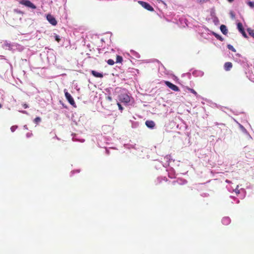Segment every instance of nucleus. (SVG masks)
Masks as SVG:
<instances>
[{"label":"nucleus","mask_w":254,"mask_h":254,"mask_svg":"<svg viewBox=\"0 0 254 254\" xmlns=\"http://www.w3.org/2000/svg\"><path fill=\"white\" fill-rule=\"evenodd\" d=\"M19 2L20 4L32 9H35L36 8V6L29 0H19Z\"/></svg>","instance_id":"obj_6"},{"label":"nucleus","mask_w":254,"mask_h":254,"mask_svg":"<svg viewBox=\"0 0 254 254\" xmlns=\"http://www.w3.org/2000/svg\"><path fill=\"white\" fill-rule=\"evenodd\" d=\"M226 182H227V183H230V181H229L228 180H226Z\"/></svg>","instance_id":"obj_54"},{"label":"nucleus","mask_w":254,"mask_h":254,"mask_svg":"<svg viewBox=\"0 0 254 254\" xmlns=\"http://www.w3.org/2000/svg\"><path fill=\"white\" fill-rule=\"evenodd\" d=\"M227 48H228L229 50H230L232 51V52H236V49H235L234 48V47H233L232 45H231V44H228V45H227Z\"/></svg>","instance_id":"obj_32"},{"label":"nucleus","mask_w":254,"mask_h":254,"mask_svg":"<svg viewBox=\"0 0 254 254\" xmlns=\"http://www.w3.org/2000/svg\"><path fill=\"white\" fill-rule=\"evenodd\" d=\"M107 62L108 64L111 65H112L115 64L114 61L112 59H109Z\"/></svg>","instance_id":"obj_39"},{"label":"nucleus","mask_w":254,"mask_h":254,"mask_svg":"<svg viewBox=\"0 0 254 254\" xmlns=\"http://www.w3.org/2000/svg\"><path fill=\"white\" fill-rule=\"evenodd\" d=\"M22 106L24 107V108H25V109L28 108V106L27 104L24 103L22 105Z\"/></svg>","instance_id":"obj_48"},{"label":"nucleus","mask_w":254,"mask_h":254,"mask_svg":"<svg viewBox=\"0 0 254 254\" xmlns=\"http://www.w3.org/2000/svg\"><path fill=\"white\" fill-rule=\"evenodd\" d=\"M145 125L150 129H153L155 127V123L152 120H147L145 122Z\"/></svg>","instance_id":"obj_18"},{"label":"nucleus","mask_w":254,"mask_h":254,"mask_svg":"<svg viewBox=\"0 0 254 254\" xmlns=\"http://www.w3.org/2000/svg\"><path fill=\"white\" fill-rule=\"evenodd\" d=\"M201 195L202 197H208L209 196V194L207 193H202Z\"/></svg>","instance_id":"obj_45"},{"label":"nucleus","mask_w":254,"mask_h":254,"mask_svg":"<svg viewBox=\"0 0 254 254\" xmlns=\"http://www.w3.org/2000/svg\"><path fill=\"white\" fill-rule=\"evenodd\" d=\"M230 197H231V198H234V199H236L234 197H233L232 196H230Z\"/></svg>","instance_id":"obj_56"},{"label":"nucleus","mask_w":254,"mask_h":254,"mask_svg":"<svg viewBox=\"0 0 254 254\" xmlns=\"http://www.w3.org/2000/svg\"><path fill=\"white\" fill-rule=\"evenodd\" d=\"M26 136L27 138H29L32 136V133L31 132H27Z\"/></svg>","instance_id":"obj_44"},{"label":"nucleus","mask_w":254,"mask_h":254,"mask_svg":"<svg viewBox=\"0 0 254 254\" xmlns=\"http://www.w3.org/2000/svg\"><path fill=\"white\" fill-rule=\"evenodd\" d=\"M124 146L125 147V148H126L127 149L130 150L133 153H135V151H137L138 150H139L141 149V147L140 146L136 145L135 143L134 144H132V143L125 144L124 145Z\"/></svg>","instance_id":"obj_5"},{"label":"nucleus","mask_w":254,"mask_h":254,"mask_svg":"<svg viewBox=\"0 0 254 254\" xmlns=\"http://www.w3.org/2000/svg\"><path fill=\"white\" fill-rule=\"evenodd\" d=\"M159 2H161L163 5L164 7H166L167 4H166V3L164 1L160 0Z\"/></svg>","instance_id":"obj_46"},{"label":"nucleus","mask_w":254,"mask_h":254,"mask_svg":"<svg viewBox=\"0 0 254 254\" xmlns=\"http://www.w3.org/2000/svg\"><path fill=\"white\" fill-rule=\"evenodd\" d=\"M112 101L113 99L110 95H106L105 98L101 102V105L103 108H107V115H112Z\"/></svg>","instance_id":"obj_1"},{"label":"nucleus","mask_w":254,"mask_h":254,"mask_svg":"<svg viewBox=\"0 0 254 254\" xmlns=\"http://www.w3.org/2000/svg\"><path fill=\"white\" fill-rule=\"evenodd\" d=\"M130 54L132 55V56H133L135 58H140V55L136 52L131 50L130 51Z\"/></svg>","instance_id":"obj_29"},{"label":"nucleus","mask_w":254,"mask_h":254,"mask_svg":"<svg viewBox=\"0 0 254 254\" xmlns=\"http://www.w3.org/2000/svg\"><path fill=\"white\" fill-rule=\"evenodd\" d=\"M192 74L195 77H202L204 75V72L202 70H194L192 71Z\"/></svg>","instance_id":"obj_19"},{"label":"nucleus","mask_w":254,"mask_h":254,"mask_svg":"<svg viewBox=\"0 0 254 254\" xmlns=\"http://www.w3.org/2000/svg\"><path fill=\"white\" fill-rule=\"evenodd\" d=\"M196 31L204 39H209L211 35H212L213 31L210 30L208 28L205 26H198L196 27Z\"/></svg>","instance_id":"obj_3"},{"label":"nucleus","mask_w":254,"mask_h":254,"mask_svg":"<svg viewBox=\"0 0 254 254\" xmlns=\"http://www.w3.org/2000/svg\"><path fill=\"white\" fill-rule=\"evenodd\" d=\"M25 129H28V127H27V125H24V127H23Z\"/></svg>","instance_id":"obj_51"},{"label":"nucleus","mask_w":254,"mask_h":254,"mask_svg":"<svg viewBox=\"0 0 254 254\" xmlns=\"http://www.w3.org/2000/svg\"><path fill=\"white\" fill-rule=\"evenodd\" d=\"M208 0H197V1H198L199 2H201V3L205 2Z\"/></svg>","instance_id":"obj_47"},{"label":"nucleus","mask_w":254,"mask_h":254,"mask_svg":"<svg viewBox=\"0 0 254 254\" xmlns=\"http://www.w3.org/2000/svg\"><path fill=\"white\" fill-rule=\"evenodd\" d=\"M53 138H56L58 140H60V139L56 135H55V136Z\"/></svg>","instance_id":"obj_50"},{"label":"nucleus","mask_w":254,"mask_h":254,"mask_svg":"<svg viewBox=\"0 0 254 254\" xmlns=\"http://www.w3.org/2000/svg\"><path fill=\"white\" fill-rule=\"evenodd\" d=\"M165 85L168 86L169 88H170L171 89L174 91H180L179 88L175 85V84H173L172 83L168 81H165Z\"/></svg>","instance_id":"obj_10"},{"label":"nucleus","mask_w":254,"mask_h":254,"mask_svg":"<svg viewBox=\"0 0 254 254\" xmlns=\"http://www.w3.org/2000/svg\"><path fill=\"white\" fill-rule=\"evenodd\" d=\"M224 67L226 71H229L232 67V64L231 62H226L224 64Z\"/></svg>","instance_id":"obj_24"},{"label":"nucleus","mask_w":254,"mask_h":254,"mask_svg":"<svg viewBox=\"0 0 254 254\" xmlns=\"http://www.w3.org/2000/svg\"><path fill=\"white\" fill-rule=\"evenodd\" d=\"M72 140L73 141H79L81 142H84L85 141V140L84 139H81L78 140V139L76 138V135H74V136H73Z\"/></svg>","instance_id":"obj_38"},{"label":"nucleus","mask_w":254,"mask_h":254,"mask_svg":"<svg viewBox=\"0 0 254 254\" xmlns=\"http://www.w3.org/2000/svg\"><path fill=\"white\" fill-rule=\"evenodd\" d=\"M187 181L184 179L181 178H178L176 180V181H174L173 182V184L174 185L175 184V183H177L179 185H183L185 184H186L187 183Z\"/></svg>","instance_id":"obj_17"},{"label":"nucleus","mask_w":254,"mask_h":254,"mask_svg":"<svg viewBox=\"0 0 254 254\" xmlns=\"http://www.w3.org/2000/svg\"><path fill=\"white\" fill-rule=\"evenodd\" d=\"M47 20L52 25L56 26L57 24V21L54 16L48 14L46 16Z\"/></svg>","instance_id":"obj_9"},{"label":"nucleus","mask_w":254,"mask_h":254,"mask_svg":"<svg viewBox=\"0 0 254 254\" xmlns=\"http://www.w3.org/2000/svg\"><path fill=\"white\" fill-rule=\"evenodd\" d=\"M130 123H131V127L132 128H137L139 127L141 123L138 121H134L133 120H130Z\"/></svg>","instance_id":"obj_21"},{"label":"nucleus","mask_w":254,"mask_h":254,"mask_svg":"<svg viewBox=\"0 0 254 254\" xmlns=\"http://www.w3.org/2000/svg\"><path fill=\"white\" fill-rule=\"evenodd\" d=\"M138 3H139L143 7H144V8L149 11H152L154 10V9L152 7V6H151V5L147 2L138 0Z\"/></svg>","instance_id":"obj_8"},{"label":"nucleus","mask_w":254,"mask_h":254,"mask_svg":"<svg viewBox=\"0 0 254 254\" xmlns=\"http://www.w3.org/2000/svg\"><path fill=\"white\" fill-rule=\"evenodd\" d=\"M62 1L64 4H65L66 2V0H62Z\"/></svg>","instance_id":"obj_52"},{"label":"nucleus","mask_w":254,"mask_h":254,"mask_svg":"<svg viewBox=\"0 0 254 254\" xmlns=\"http://www.w3.org/2000/svg\"><path fill=\"white\" fill-rule=\"evenodd\" d=\"M101 41L102 42H104V40H103V39H101Z\"/></svg>","instance_id":"obj_57"},{"label":"nucleus","mask_w":254,"mask_h":254,"mask_svg":"<svg viewBox=\"0 0 254 254\" xmlns=\"http://www.w3.org/2000/svg\"><path fill=\"white\" fill-rule=\"evenodd\" d=\"M239 202H240L239 200L237 199L236 203H239Z\"/></svg>","instance_id":"obj_55"},{"label":"nucleus","mask_w":254,"mask_h":254,"mask_svg":"<svg viewBox=\"0 0 254 254\" xmlns=\"http://www.w3.org/2000/svg\"><path fill=\"white\" fill-rule=\"evenodd\" d=\"M247 31L249 34L254 39V31L251 28H248Z\"/></svg>","instance_id":"obj_31"},{"label":"nucleus","mask_w":254,"mask_h":254,"mask_svg":"<svg viewBox=\"0 0 254 254\" xmlns=\"http://www.w3.org/2000/svg\"><path fill=\"white\" fill-rule=\"evenodd\" d=\"M3 48L8 49V50H11L12 49L11 48V45L10 43H8L7 41H5L3 44Z\"/></svg>","instance_id":"obj_28"},{"label":"nucleus","mask_w":254,"mask_h":254,"mask_svg":"<svg viewBox=\"0 0 254 254\" xmlns=\"http://www.w3.org/2000/svg\"><path fill=\"white\" fill-rule=\"evenodd\" d=\"M55 40L57 42H59L61 40L60 37L59 35H55Z\"/></svg>","instance_id":"obj_43"},{"label":"nucleus","mask_w":254,"mask_h":254,"mask_svg":"<svg viewBox=\"0 0 254 254\" xmlns=\"http://www.w3.org/2000/svg\"><path fill=\"white\" fill-rule=\"evenodd\" d=\"M231 219L228 216H225L222 218L221 220L222 223L224 225H228L231 223Z\"/></svg>","instance_id":"obj_20"},{"label":"nucleus","mask_w":254,"mask_h":254,"mask_svg":"<svg viewBox=\"0 0 254 254\" xmlns=\"http://www.w3.org/2000/svg\"><path fill=\"white\" fill-rule=\"evenodd\" d=\"M220 29L221 31V32L224 34V35H227V33H228V29L227 28V27L224 25H221L220 27Z\"/></svg>","instance_id":"obj_25"},{"label":"nucleus","mask_w":254,"mask_h":254,"mask_svg":"<svg viewBox=\"0 0 254 254\" xmlns=\"http://www.w3.org/2000/svg\"><path fill=\"white\" fill-rule=\"evenodd\" d=\"M213 22L215 25H217L219 23V20L217 17H214L213 18Z\"/></svg>","instance_id":"obj_34"},{"label":"nucleus","mask_w":254,"mask_h":254,"mask_svg":"<svg viewBox=\"0 0 254 254\" xmlns=\"http://www.w3.org/2000/svg\"><path fill=\"white\" fill-rule=\"evenodd\" d=\"M165 163L163 164V166L165 168L174 167L175 165L179 166V161H175L171 158V155H167L164 157Z\"/></svg>","instance_id":"obj_4"},{"label":"nucleus","mask_w":254,"mask_h":254,"mask_svg":"<svg viewBox=\"0 0 254 254\" xmlns=\"http://www.w3.org/2000/svg\"><path fill=\"white\" fill-rule=\"evenodd\" d=\"M2 107L1 105L0 104V108H1Z\"/></svg>","instance_id":"obj_58"},{"label":"nucleus","mask_w":254,"mask_h":254,"mask_svg":"<svg viewBox=\"0 0 254 254\" xmlns=\"http://www.w3.org/2000/svg\"><path fill=\"white\" fill-rule=\"evenodd\" d=\"M91 73L95 77L102 78L103 77V74L102 72H99L95 70H91Z\"/></svg>","instance_id":"obj_22"},{"label":"nucleus","mask_w":254,"mask_h":254,"mask_svg":"<svg viewBox=\"0 0 254 254\" xmlns=\"http://www.w3.org/2000/svg\"><path fill=\"white\" fill-rule=\"evenodd\" d=\"M80 170L79 169L74 170L70 172V176H73L75 173H79Z\"/></svg>","instance_id":"obj_37"},{"label":"nucleus","mask_w":254,"mask_h":254,"mask_svg":"<svg viewBox=\"0 0 254 254\" xmlns=\"http://www.w3.org/2000/svg\"><path fill=\"white\" fill-rule=\"evenodd\" d=\"M163 180H164L165 181H167V179L166 177H162V176L158 177L157 179L156 183L160 184L162 182V181Z\"/></svg>","instance_id":"obj_27"},{"label":"nucleus","mask_w":254,"mask_h":254,"mask_svg":"<svg viewBox=\"0 0 254 254\" xmlns=\"http://www.w3.org/2000/svg\"><path fill=\"white\" fill-rule=\"evenodd\" d=\"M188 20L184 17H180L179 20L177 22V24L182 27H185L188 26L187 24Z\"/></svg>","instance_id":"obj_11"},{"label":"nucleus","mask_w":254,"mask_h":254,"mask_svg":"<svg viewBox=\"0 0 254 254\" xmlns=\"http://www.w3.org/2000/svg\"><path fill=\"white\" fill-rule=\"evenodd\" d=\"M233 59L235 62L238 63H242L244 62L242 56L238 53L235 55V56L233 57Z\"/></svg>","instance_id":"obj_16"},{"label":"nucleus","mask_w":254,"mask_h":254,"mask_svg":"<svg viewBox=\"0 0 254 254\" xmlns=\"http://www.w3.org/2000/svg\"><path fill=\"white\" fill-rule=\"evenodd\" d=\"M41 122V118L39 117H36L34 120V123L36 124V125L39 124Z\"/></svg>","instance_id":"obj_33"},{"label":"nucleus","mask_w":254,"mask_h":254,"mask_svg":"<svg viewBox=\"0 0 254 254\" xmlns=\"http://www.w3.org/2000/svg\"><path fill=\"white\" fill-rule=\"evenodd\" d=\"M166 171L168 172V177L170 178H174L175 177L176 173L173 167L166 168Z\"/></svg>","instance_id":"obj_13"},{"label":"nucleus","mask_w":254,"mask_h":254,"mask_svg":"<svg viewBox=\"0 0 254 254\" xmlns=\"http://www.w3.org/2000/svg\"><path fill=\"white\" fill-rule=\"evenodd\" d=\"M64 92L65 97L66 99H67V100L68 101V102L73 107H76L75 103L74 101L73 98L71 96V95L67 91H66V89L64 90Z\"/></svg>","instance_id":"obj_7"},{"label":"nucleus","mask_w":254,"mask_h":254,"mask_svg":"<svg viewBox=\"0 0 254 254\" xmlns=\"http://www.w3.org/2000/svg\"><path fill=\"white\" fill-rule=\"evenodd\" d=\"M17 128V126H13L10 127V130L12 132H14Z\"/></svg>","instance_id":"obj_41"},{"label":"nucleus","mask_w":254,"mask_h":254,"mask_svg":"<svg viewBox=\"0 0 254 254\" xmlns=\"http://www.w3.org/2000/svg\"><path fill=\"white\" fill-rule=\"evenodd\" d=\"M239 127L240 128V129L241 130V131L245 134L247 135L249 138H252L251 136L250 135V134L249 133V132H248V131L247 130V129L245 128V127L243 126L242 125H241L240 124H239Z\"/></svg>","instance_id":"obj_23"},{"label":"nucleus","mask_w":254,"mask_h":254,"mask_svg":"<svg viewBox=\"0 0 254 254\" xmlns=\"http://www.w3.org/2000/svg\"><path fill=\"white\" fill-rule=\"evenodd\" d=\"M117 105L118 106L119 110L122 111L123 110V108L122 107L121 104L120 103L118 102Z\"/></svg>","instance_id":"obj_42"},{"label":"nucleus","mask_w":254,"mask_h":254,"mask_svg":"<svg viewBox=\"0 0 254 254\" xmlns=\"http://www.w3.org/2000/svg\"><path fill=\"white\" fill-rule=\"evenodd\" d=\"M118 100L127 106H131L133 103V99L131 98L126 92L121 93L118 95Z\"/></svg>","instance_id":"obj_2"},{"label":"nucleus","mask_w":254,"mask_h":254,"mask_svg":"<svg viewBox=\"0 0 254 254\" xmlns=\"http://www.w3.org/2000/svg\"><path fill=\"white\" fill-rule=\"evenodd\" d=\"M212 35H214L217 40H220L221 41H224V38L221 36H220L219 34L215 33L214 32H213Z\"/></svg>","instance_id":"obj_30"},{"label":"nucleus","mask_w":254,"mask_h":254,"mask_svg":"<svg viewBox=\"0 0 254 254\" xmlns=\"http://www.w3.org/2000/svg\"><path fill=\"white\" fill-rule=\"evenodd\" d=\"M106 152H107V154L109 153L108 151L107 150H106Z\"/></svg>","instance_id":"obj_59"},{"label":"nucleus","mask_w":254,"mask_h":254,"mask_svg":"<svg viewBox=\"0 0 254 254\" xmlns=\"http://www.w3.org/2000/svg\"><path fill=\"white\" fill-rule=\"evenodd\" d=\"M123 61V58L120 56H117V59H116V63H121Z\"/></svg>","instance_id":"obj_35"},{"label":"nucleus","mask_w":254,"mask_h":254,"mask_svg":"<svg viewBox=\"0 0 254 254\" xmlns=\"http://www.w3.org/2000/svg\"><path fill=\"white\" fill-rule=\"evenodd\" d=\"M188 90L190 91L191 93L193 94L197 99H203V98L200 95H198L193 89L188 88Z\"/></svg>","instance_id":"obj_26"},{"label":"nucleus","mask_w":254,"mask_h":254,"mask_svg":"<svg viewBox=\"0 0 254 254\" xmlns=\"http://www.w3.org/2000/svg\"><path fill=\"white\" fill-rule=\"evenodd\" d=\"M246 74L247 75V77L252 82H254V73L252 71V70H250V69L248 68L246 71Z\"/></svg>","instance_id":"obj_14"},{"label":"nucleus","mask_w":254,"mask_h":254,"mask_svg":"<svg viewBox=\"0 0 254 254\" xmlns=\"http://www.w3.org/2000/svg\"><path fill=\"white\" fill-rule=\"evenodd\" d=\"M105 110L104 111H102V113L103 114V115L106 117H107V116H109V115H107L108 114V112H107V108H104Z\"/></svg>","instance_id":"obj_40"},{"label":"nucleus","mask_w":254,"mask_h":254,"mask_svg":"<svg viewBox=\"0 0 254 254\" xmlns=\"http://www.w3.org/2000/svg\"><path fill=\"white\" fill-rule=\"evenodd\" d=\"M237 28L239 31L242 34L244 37L247 38V35L246 33L244 28H243V25L241 22L237 23Z\"/></svg>","instance_id":"obj_12"},{"label":"nucleus","mask_w":254,"mask_h":254,"mask_svg":"<svg viewBox=\"0 0 254 254\" xmlns=\"http://www.w3.org/2000/svg\"><path fill=\"white\" fill-rule=\"evenodd\" d=\"M247 4L251 8H254V1H249L247 2Z\"/></svg>","instance_id":"obj_36"},{"label":"nucleus","mask_w":254,"mask_h":254,"mask_svg":"<svg viewBox=\"0 0 254 254\" xmlns=\"http://www.w3.org/2000/svg\"><path fill=\"white\" fill-rule=\"evenodd\" d=\"M20 112L22 113L23 114H28V113L26 111H21Z\"/></svg>","instance_id":"obj_49"},{"label":"nucleus","mask_w":254,"mask_h":254,"mask_svg":"<svg viewBox=\"0 0 254 254\" xmlns=\"http://www.w3.org/2000/svg\"><path fill=\"white\" fill-rule=\"evenodd\" d=\"M229 2H232L234 1V0H227Z\"/></svg>","instance_id":"obj_53"},{"label":"nucleus","mask_w":254,"mask_h":254,"mask_svg":"<svg viewBox=\"0 0 254 254\" xmlns=\"http://www.w3.org/2000/svg\"><path fill=\"white\" fill-rule=\"evenodd\" d=\"M238 185H237L236 189H234L233 188H231L230 187H227L228 190L230 192L235 191L236 193H239L240 191H242L243 192H246V191L244 189H241V190H238Z\"/></svg>","instance_id":"obj_15"}]
</instances>
